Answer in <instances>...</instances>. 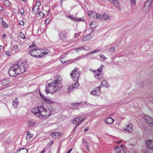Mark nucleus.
<instances>
[{"instance_id":"nucleus-64","label":"nucleus","mask_w":153,"mask_h":153,"mask_svg":"<svg viewBox=\"0 0 153 153\" xmlns=\"http://www.w3.org/2000/svg\"><path fill=\"white\" fill-rule=\"evenodd\" d=\"M119 4V3L118 1L117 0H115V4Z\"/></svg>"},{"instance_id":"nucleus-8","label":"nucleus","mask_w":153,"mask_h":153,"mask_svg":"<svg viewBox=\"0 0 153 153\" xmlns=\"http://www.w3.org/2000/svg\"><path fill=\"white\" fill-rule=\"evenodd\" d=\"M152 0H147L145 4L143 9L146 12H148L151 8Z\"/></svg>"},{"instance_id":"nucleus-32","label":"nucleus","mask_w":153,"mask_h":153,"mask_svg":"<svg viewBox=\"0 0 153 153\" xmlns=\"http://www.w3.org/2000/svg\"><path fill=\"white\" fill-rule=\"evenodd\" d=\"M19 49V48L17 45H15L13 47V50L15 51H17Z\"/></svg>"},{"instance_id":"nucleus-43","label":"nucleus","mask_w":153,"mask_h":153,"mask_svg":"<svg viewBox=\"0 0 153 153\" xmlns=\"http://www.w3.org/2000/svg\"><path fill=\"white\" fill-rule=\"evenodd\" d=\"M117 153H127V152L123 149L117 152Z\"/></svg>"},{"instance_id":"nucleus-63","label":"nucleus","mask_w":153,"mask_h":153,"mask_svg":"<svg viewBox=\"0 0 153 153\" xmlns=\"http://www.w3.org/2000/svg\"><path fill=\"white\" fill-rule=\"evenodd\" d=\"M72 149H70L68 151V152L67 153H70L71 151L72 150Z\"/></svg>"},{"instance_id":"nucleus-50","label":"nucleus","mask_w":153,"mask_h":153,"mask_svg":"<svg viewBox=\"0 0 153 153\" xmlns=\"http://www.w3.org/2000/svg\"><path fill=\"white\" fill-rule=\"evenodd\" d=\"M115 51V48L114 47L111 48L110 49L109 51L111 52H114Z\"/></svg>"},{"instance_id":"nucleus-5","label":"nucleus","mask_w":153,"mask_h":153,"mask_svg":"<svg viewBox=\"0 0 153 153\" xmlns=\"http://www.w3.org/2000/svg\"><path fill=\"white\" fill-rule=\"evenodd\" d=\"M17 65L18 67L17 68V70H19V74L23 73L26 71L25 69L27 67V65L26 63L25 62H18L17 64H15Z\"/></svg>"},{"instance_id":"nucleus-4","label":"nucleus","mask_w":153,"mask_h":153,"mask_svg":"<svg viewBox=\"0 0 153 153\" xmlns=\"http://www.w3.org/2000/svg\"><path fill=\"white\" fill-rule=\"evenodd\" d=\"M18 66L14 64L10 67L9 70V74L11 76H16L17 74H20L19 70H17Z\"/></svg>"},{"instance_id":"nucleus-15","label":"nucleus","mask_w":153,"mask_h":153,"mask_svg":"<svg viewBox=\"0 0 153 153\" xmlns=\"http://www.w3.org/2000/svg\"><path fill=\"white\" fill-rule=\"evenodd\" d=\"M93 72L94 74V76L96 79H100L102 78V75L100 74V73L95 72V71H94Z\"/></svg>"},{"instance_id":"nucleus-57","label":"nucleus","mask_w":153,"mask_h":153,"mask_svg":"<svg viewBox=\"0 0 153 153\" xmlns=\"http://www.w3.org/2000/svg\"><path fill=\"white\" fill-rule=\"evenodd\" d=\"M53 143H54V141H52L49 143V146H52V145H53Z\"/></svg>"},{"instance_id":"nucleus-31","label":"nucleus","mask_w":153,"mask_h":153,"mask_svg":"<svg viewBox=\"0 0 153 153\" xmlns=\"http://www.w3.org/2000/svg\"><path fill=\"white\" fill-rule=\"evenodd\" d=\"M100 51H101V50L100 49H97L95 50H94V51L91 52V53H88V54H87L86 55H88L90 54H92V53H96L97 52H100Z\"/></svg>"},{"instance_id":"nucleus-49","label":"nucleus","mask_w":153,"mask_h":153,"mask_svg":"<svg viewBox=\"0 0 153 153\" xmlns=\"http://www.w3.org/2000/svg\"><path fill=\"white\" fill-rule=\"evenodd\" d=\"M20 12L21 13L22 15L24 14V10L23 9H21L20 10Z\"/></svg>"},{"instance_id":"nucleus-20","label":"nucleus","mask_w":153,"mask_h":153,"mask_svg":"<svg viewBox=\"0 0 153 153\" xmlns=\"http://www.w3.org/2000/svg\"><path fill=\"white\" fill-rule=\"evenodd\" d=\"M68 17L71 19V20L74 22H79L82 21V19L78 18H77L71 16H67Z\"/></svg>"},{"instance_id":"nucleus-11","label":"nucleus","mask_w":153,"mask_h":153,"mask_svg":"<svg viewBox=\"0 0 153 153\" xmlns=\"http://www.w3.org/2000/svg\"><path fill=\"white\" fill-rule=\"evenodd\" d=\"M146 144L148 148L153 150V141L150 140H148L146 142Z\"/></svg>"},{"instance_id":"nucleus-46","label":"nucleus","mask_w":153,"mask_h":153,"mask_svg":"<svg viewBox=\"0 0 153 153\" xmlns=\"http://www.w3.org/2000/svg\"><path fill=\"white\" fill-rule=\"evenodd\" d=\"M82 58H83V57L82 56L77 57L75 59L73 60V61H75L76 60H78L79 59H82Z\"/></svg>"},{"instance_id":"nucleus-18","label":"nucleus","mask_w":153,"mask_h":153,"mask_svg":"<svg viewBox=\"0 0 153 153\" xmlns=\"http://www.w3.org/2000/svg\"><path fill=\"white\" fill-rule=\"evenodd\" d=\"M54 82H56V83H59L60 85H61V82L62 80L61 77L59 75H56L55 76Z\"/></svg>"},{"instance_id":"nucleus-60","label":"nucleus","mask_w":153,"mask_h":153,"mask_svg":"<svg viewBox=\"0 0 153 153\" xmlns=\"http://www.w3.org/2000/svg\"><path fill=\"white\" fill-rule=\"evenodd\" d=\"M49 19H47L46 20L45 22V24H48V23H49Z\"/></svg>"},{"instance_id":"nucleus-2","label":"nucleus","mask_w":153,"mask_h":153,"mask_svg":"<svg viewBox=\"0 0 153 153\" xmlns=\"http://www.w3.org/2000/svg\"><path fill=\"white\" fill-rule=\"evenodd\" d=\"M61 87V85L59 82L56 83L54 82L48 84V85L46 87L45 91L47 94H53L59 90Z\"/></svg>"},{"instance_id":"nucleus-13","label":"nucleus","mask_w":153,"mask_h":153,"mask_svg":"<svg viewBox=\"0 0 153 153\" xmlns=\"http://www.w3.org/2000/svg\"><path fill=\"white\" fill-rule=\"evenodd\" d=\"M123 129L124 130L126 131L129 132H132L133 131V126L131 124H130L126 128L123 127Z\"/></svg>"},{"instance_id":"nucleus-55","label":"nucleus","mask_w":153,"mask_h":153,"mask_svg":"<svg viewBox=\"0 0 153 153\" xmlns=\"http://www.w3.org/2000/svg\"><path fill=\"white\" fill-rule=\"evenodd\" d=\"M5 53L6 55H7L8 56H10V52L7 51H5Z\"/></svg>"},{"instance_id":"nucleus-47","label":"nucleus","mask_w":153,"mask_h":153,"mask_svg":"<svg viewBox=\"0 0 153 153\" xmlns=\"http://www.w3.org/2000/svg\"><path fill=\"white\" fill-rule=\"evenodd\" d=\"M135 0H130L131 4L133 6H134L136 4Z\"/></svg>"},{"instance_id":"nucleus-52","label":"nucleus","mask_w":153,"mask_h":153,"mask_svg":"<svg viewBox=\"0 0 153 153\" xmlns=\"http://www.w3.org/2000/svg\"><path fill=\"white\" fill-rule=\"evenodd\" d=\"M88 16H90L93 14V12L91 11H88Z\"/></svg>"},{"instance_id":"nucleus-35","label":"nucleus","mask_w":153,"mask_h":153,"mask_svg":"<svg viewBox=\"0 0 153 153\" xmlns=\"http://www.w3.org/2000/svg\"><path fill=\"white\" fill-rule=\"evenodd\" d=\"M54 135L55 137L59 136L60 135H62V133L59 132H55L54 134Z\"/></svg>"},{"instance_id":"nucleus-10","label":"nucleus","mask_w":153,"mask_h":153,"mask_svg":"<svg viewBox=\"0 0 153 153\" xmlns=\"http://www.w3.org/2000/svg\"><path fill=\"white\" fill-rule=\"evenodd\" d=\"M41 5V2L38 1L36 3V5L34 6L32 9V13L33 14H36L39 11V6Z\"/></svg>"},{"instance_id":"nucleus-6","label":"nucleus","mask_w":153,"mask_h":153,"mask_svg":"<svg viewBox=\"0 0 153 153\" xmlns=\"http://www.w3.org/2000/svg\"><path fill=\"white\" fill-rule=\"evenodd\" d=\"M71 74L72 79L74 81H79L80 71L78 70L77 67L75 68L74 69L71 73Z\"/></svg>"},{"instance_id":"nucleus-58","label":"nucleus","mask_w":153,"mask_h":153,"mask_svg":"<svg viewBox=\"0 0 153 153\" xmlns=\"http://www.w3.org/2000/svg\"><path fill=\"white\" fill-rule=\"evenodd\" d=\"M24 24V22L23 21H20L19 23V25H23Z\"/></svg>"},{"instance_id":"nucleus-30","label":"nucleus","mask_w":153,"mask_h":153,"mask_svg":"<svg viewBox=\"0 0 153 153\" xmlns=\"http://www.w3.org/2000/svg\"><path fill=\"white\" fill-rule=\"evenodd\" d=\"M104 65H101L100 68L96 71H95V72L100 73L102 71V68L103 67Z\"/></svg>"},{"instance_id":"nucleus-22","label":"nucleus","mask_w":153,"mask_h":153,"mask_svg":"<svg viewBox=\"0 0 153 153\" xmlns=\"http://www.w3.org/2000/svg\"><path fill=\"white\" fill-rule=\"evenodd\" d=\"M19 103V102L18 101L17 98H16L13 101V105L15 108H16L17 107Z\"/></svg>"},{"instance_id":"nucleus-54","label":"nucleus","mask_w":153,"mask_h":153,"mask_svg":"<svg viewBox=\"0 0 153 153\" xmlns=\"http://www.w3.org/2000/svg\"><path fill=\"white\" fill-rule=\"evenodd\" d=\"M30 47L31 48H32L33 47L34 48V49H36V46L35 45H31V46H30Z\"/></svg>"},{"instance_id":"nucleus-62","label":"nucleus","mask_w":153,"mask_h":153,"mask_svg":"<svg viewBox=\"0 0 153 153\" xmlns=\"http://www.w3.org/2000/svg\"><path fill=\"white\" fill-rule=\"evenodd\" d=\"M119 148V146H115V149H118V148Z\"/></svg>"},{"instance_id":"nucleus-26","label":"nucleus","mask_w":153,"mask_h":153,"mask_svg":"<svg viewBox=\"0 0 153 153\" xmlns=\"http://www.w3.org/2000/svg\"><path fill=\"white\" fill-rule=\"evenodd\" d=\"M0 21H2V23H1V24L2 25L4 26V27L7 28L8 26V25L5 22H4L3 21V19L2 18H1L0 19Z\"/></svg>"},{"instance_id":"nucleus-53","label":"nucleus","mask_w":153,"mask_h":153,"mask_svg":"<svg viewBox=\"0 0 153 153\" xmlns=\"http://www.w3.org/2000/svg\"><path fill=\"white\" fill-rule=\"evenodd\" d=\"M55 133V132L51 133L50 134V135L53 138H54L55 137V136L54 135V134Z\"/></svg>"},{"instance_id":"nucleus-40","label":"nucleus","mask_w":153,"mask_h":153,"mask_svg":"<svg viewBox=\"0 0 153 153\" xmlns=\"http://www.w3.org/2000/svg\"><path fill=\"white\" fill-rule=\"evenodd\" d=\"M27 138H30L32 137L33 136V134L31 133L27 134Z\"/></svg>"},{"instance_id":"nucleus-59","label":"nucleus","mask_w":153,"mask_h":153,"mask_svg":"<svg viewBox=\"0 0 153 153\" xmlns=\"http://www.w3.org/2000/svg\"><path fill=\"white\" fill-rule=\"evenodd\" d=\"M89 129V128L88 127H86L84 129V131L85 132H86Z\"/></svg>"},{"instance_id":"nucleus-44","label":"nucleus","mask_w":153,"mask_h":153,"mask_svg":"<svg viewBox=\"0 0 153 153\" xmlns=\"http://www.w3.org/2000/svg\"><path fill=\"white\" fill-rule=\"evenodd\" d=\"M73 86H70L69 88H68L67 90L68 93H69L70 91H73Z\"/></svg>"},{"instance_id":"nucleus-45","label":"nucleus","mask_w":153,"mask_h":153,"mask_svg":"<svg viewBox=\"0 0 153 153\" xmlns=\"http://www.w3.org/2000/svg\"><path fill=\"white\" fill-rule=\"evenodd\" d=\"M81 33L80 32L78 33H75L74 34V36L75 37H76V38H78L79 36L80 33Z\"/></svg>"},{"instance_id":"nucleus-7","label":"nucleus","mask_w":153,"mask_h":153,"mask_svg":"<svg viewBox=\"0 0 153 153\" xmlns=\"http://www.w3.org/2000/svg\"><path fill=\"white\" fill-rule=\"evenodd\" d=\"M85 119V117H77L73 120L72 123L74 124L77 122V123L76 124L75 126L76 127H78L81 123Z\"/></svg>"},{"instance_id":"nucleus-61","label":"nucleus","mask_w":153,"mask_h":153,"mask_svg":"<svg viewBox=\"0 0 153 153\" xmlns=\"http://www.w3.org/2000/svg\"><path fill=\"white\" fill-rule=\"evenodd\" d=\"M5 36H6V35L5 34H4L2 36V38L3 39H4L5 38Z\"/></svg>"},{"instance_id":"nucleus-23","label":"nucleus","mask_w":153,"mask_h":153,"mask_svg":"<svg viewBox=\"0 0 153 153\" xmlns=\"http://www.w3.org/2000/svg\"><path fill=\"white\" fill-rule=\"evenodd\" d=\"M27 150L26 149L22 148L17 151L16 153H27Z\"/></svg>"},{"instance_id":"nucleus-14","label":"nucleus","mask_w":153,"mask_h":153,"mask_svg":"<svg viewBox=\"0 0 153 153\" xmlns=\"http://www.w3.org/2000/svg\"><path fill=\"white\" fill-rule=\"evenodd\" d=\"M40 96L42 97L43 100L47 103H48L52 104L53 102V101L49 99L46 98L45 96L40 93Z\"/></svg>"},{"instance_id":"nucleus-24","label":"nucleus","mask_w":153,"mask_h":153,"mask_svg":"<svg viewBox=\"0 0 153 153\" xmlns=\"http://www.w3.org/2000/svg\"><path fill=\"white\" fill-rule=\"evenodd\" d=\"M92 17L93 18H96L100 20L102 19V16L98 13H96L95 15L92 16Z\"/></svg>"},{"instance_id":"nucleus-19","label":"nucleus","mask_w":153,"mask_h":153,"mask_svg":"<svg viewBox=\"0 0 153 153\" xmlns=\"http://www.w3.org/2000/svg\"><path fill=\"white\" fill-rule=\"evenodd\" d=\"M114 121V120L111 117H108L104 120V122L107 124L112 123Z\"/></svg>"},{"instance_id":"nucleus-33","label":"nucleus","mask_w":153,"mask_h":153,"mask_svg":"<svg viewBox=\"0 0 153 153\" xmlns=\"http://www.w3.org/2000/svg\"><path fill=\"white\" fill-rule=\"evenodd\" d=\"M82 102H78V103H72L71 104V105L73 106H78L79 105H81Z\"/></svg>"},{"instance_id":"nucleus-28","label":"nucleus","mask_w":153,"mask_h":153,"mask_svg":"<svg viewBox=\"0 0 153 153\" xmlns=\"http://www.w3.org/2000/svg\"><path fill=\"white\" fill-rule=\"evenodd\" d=\"M92 33L93 31L91 32L90 33L88 34L86 36L88 40H90L93 36L91 35V33Z\"/></svg>"},{"instance_id":"nucleus-34","label":"nucleus","mask_w":153,"mask_h":153,"mask_svg":"<svg viewBox=\"0 0 153 153\" xmlns=\"http://www.w3.org/2000/svg\"><path fill=\"white\" fill-rule=\"evenodd\" d=\"M101 59L102 61H104L106 59V58L103 54L100 55V56Z\"/></svg>"},{"instance_id":"nucleus-21","label":"nucleus","mask_w":153,"mask_h":153,"mask_svg":"<svg viewBox=\"0 0 153 153\" xmlns=\"http://www.w3.org/2000/svg\"><path fill=\"white\" fill-rule=\"evenodd\" d=\"M106 87H108L109 86L107 81L106 80H103L101 82V85Z\"/></svg>"},{"instance_id":"nucleus-37","label":"nucleus","mask_w":153,"mask_h":153,"mask_svg":"<svg viewBox=\"0 0 153 153\" xmlns=\"http://www.w3.org/2000/svg\"><path fill=\"white\" fill-rule=\"evenodd\" d=\"M65 58L64 57H61L60 59V61L62 63H64L68 61V60H66L65 59Z\"/></svg>"},{"instance_id":"nucleus-56","label":"nucleus","mask_w":153,"mask_h":153,"mask_svg":"<svg viewBox=\"0 0 153 153\" xmlns=\"http://www.w3.org/2000/svg\"><path fill=\"white\" fill-rule=\"evenodd\" d=\"M110 2L112 3V4H115V3H114V1L115 0H109Z\"/></svg>"},{"instance_id":"nucleus-1","label":"nucleus","mask_w":153,"mask_h":153,"mask_svg":"<svg viewBox=\"0 0 153 153\" xmlns=\"http://www.w3.org/2000/svg\"><path fill=\"white\" fill-rule=\"evenodd\" d=\"M31 111L36 117L42 119H47L52 113L51 110L45 108L42 105L33 108Z\"/></svg>"},{"instance_id":"nucleus-17","label":"nucleus","mask_w":153,"mask_h":153,"mask_svg":"<svg viewBox=\"0 0 153 153\" xmlns=\"http://www.w3.org/2000/svg\"><path fill=\"white\" fill-rule=\"evenodd\" d=\"M36 124L35 121L33 120H29L28 122V125L30 127H33Z\"/></svg>"},{"instance_id":"nucleus-16","label":"nucleus","mask_w":153,"mask_h":153,"mask_svg":"<svg viewBox=\"0 0 153 153\" xmlns=\"http://www.w3.org/2000/svg\"><path fill=\"white\" fill-rule=\"evenodd\" d=\"M60 39L62 40L65 39L66 37V33L65 31H62L59 33Z\"/></svg>"},{"instance_id":"nucleus-27","label":"nucleus","mask_w":153,"mask_h":153,"mask_svg":"<svg viewBox=\"0 0 153 153\" xmlns=\"http://www.w3.org/2000/svg\"><path fill=\"white\" fill-rule=\"evenodd\" d=\"M96 25L95 23L92 22H91L90 25V27L91 29H94L96 27Z\"/></svg>"},{"instance_id":"nucleus-25","label":"nucleus","mask_w":153,"mask_h":153,"mask_svg":"<svg viewBox=\"0 0 153 153\" xmlns=\"http://www.w3.org/2000/svg\"><path fill=\"white\" fill-rule=\"evenodd\" d=\"M75 82H76L74 84H72V85L71 86H73V89H76L78 88V87L79 85V84L78 82V81H75Z\"/></svg>"},{"instance_id":"nucleus-51","label":"nucleus","mask_w":153,"mask_h":153,"mask_svg":"<svg viewBox=\"0 0 153 153\" xmlns=\"http://www.w3.org/2000/svg\"><path fill=\"white\" fill-rule=\"evenodd\" d=\"M86 40H88L86 38V36L84 37L83 38V39L82 40V42H84L85 41H86Z\"/></svg>"},{"instance_id":"nucleus-39","label":"nucleus","mask_w":153,"mask_h":153,"mask_svg":"<svg viewBox=\"0 0 153 153\" xmlns=\"http://www.w3.org/2000/svg\"><path fill=\"white\" fill-rule=\"evenodd\" d=\"M19 35L20 37L22 39H24L25 38V36L24 34L22 32H20L19 33Z\"/></svg>"},{"instance_id":"nucleus-48","label":"nucleus","mask_w":153,"mask_h":153,"mask_svg":"<svg viewBox=\"0 0 153 153\" xmlns=\"http://www.w3.org/2000/svg\"><path fill=\"white\" fill-rule=\"evenodd\" d=\"M83 140L84 143L85 144V145L86 146H89L87 142L85 141L84 139H83Z\"/></svg>"},{"instance_id":"nucleus-29","label":"nucleus","mask_w":153,"mask_h":153,"mask_svg":"<svg viewBox=\"0 0 153 153\" xmlns=\"http://www.w3.org/2000/svg\"><path fill=\"white\" fill-rule=\"evenodd\" d=\"M102 19H109V16L107 14H104L102 15Z\"/></svg>"},{"instance_id":"nucleus-3","label":"nucleus","mask_w":153,"mask_h":153,"mask_svg":"<svg viewBox=\"0 0 153 153\" xmlns=\"http://www.w3.org/2000/svg\"><path fill=\"white\" fill-rule=\"evenodd\" d=\"M42 49H32L29 52V54L33 57L36 58H39L47 54L48 52H43Z\"/></svg>"},{"instance_id":"nucleus-36","label":"nucleus","mask_w":153,"mask_h":153,"mask_svg":"<svg viewBox=\"0 0 153 153\" xmlns=\"http://www.w3.org/2000/svg\"><path fill=\"white\" fill-rule=\"evenodd\" d=\"M8 83V82L6 80H3L1 84L3 85H6Z\"/></svg>"},{"instance_id":"nucleus-41","label":"nucleus","mask_w":153,"mask_h":153,"mask_svg":"<svg viewBox=\"0 0 153 153\" xmlns=\"http://www.w3.org/2000/svg\"><path fill=\"white\" fill-rule=\"evenodd\" d=\"M45 14L43 13L42 12H41V11H40L39 13V15L41 17H43V16H44V15H45Z\"/></svg>"},{"instance_id":"nucleus-42","label":"nucleus","mask_w":153,"mask_h":153,"mask_svg":"<svg viewBox=\"0 0 153 153\" xmlns=\"http://www.w3.org/2000/svg\"><path fill=\"white\" fill-rule=\"evenodd\" d=\"M4 4L6 6L8 7L9 6L10 3V2L8 1H6L4 2Z\"/></svg>"},{"instance_id":"nucleus-38","label":"nucleus","mask_w":153,"mask_h":153,"mask_svg":"<svg viewBox=\"0 0 153 153\" xmlns=\"http://www.w3.org/2000/svg\"><path fill=\"white\" fill-rule=\"evenodd\" d=\"M83 49H84L83 47H81V48H75V50L76 52H78L79 51H80L82 50Z\"/></svg>"},{"instance_id":"nucleus-12","label":"nucleus","mask_w":153,"mask_h":153,"mask_svg":"<svg viewBox=\"0 0 153 153\" xmlns=\"http://www.w3.org/2000/svg\"><path fill=\"white\" fill-rule=\"evenodd\" d=\"M144 117L146 121L149 124H152L153 122V120L150 117L145 115Z\"/></svg>"},{"instance_id":"nucleus-9","label":"nucleus","mask_w":153,"mask_h":153,"mask_svg":"<svg viewBox=\"0 0 153 153\" xmlns=\"http://www.w3.org/2000/svg\"><path fill=\"white\" fill-rule=\"evenodd\" d=\"M100 89V86L97 87L95 88H94L93 89V90L91 92L90 94L94 96L96 95L97 96H98L101 93Z\"/></svg>"}]
</instances>
